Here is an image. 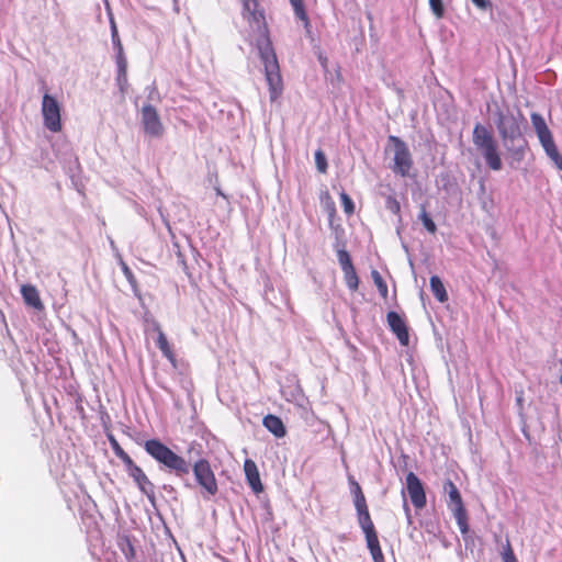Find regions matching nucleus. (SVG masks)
I'll list each match as a JSON object with an SVG mask.
<instances>
[{"label": "nucleus", "mask_w": 562, "mask_h": 562, "mask_svg": "<svg viewBox=\"0 0 562 562\" xmlns=\"http://www.w3.org/2000/svg\"><path fill=\"white\" fill-rule=\"evenodd\" d=\"M530 119L540 142L552 136V133L541 114L533 112L531 113Z\"/></svg>", "instance_id": "a211bd4d"}, {"label": "nucleus", "mask_w": 562, "mask_h": 562, "mask_svg": "<svg viewBox=\"0 0 562 562\" xmlns=\"http://www.w3.org/2000/svg\"><path fill=\"white\" fill-rule=\"evenodd\" d=\"M387 325L391 331L396 336L400 344L404 347L409 345V334L405 319L396 312L391 311L386 314Z\"/></svg>", "instance_id": "ddd939ff"}, {"label": "nucleus", "mask_w": 562, "mask_h": 562, "mask_svg": "<svg viewBox=\"0 0 562 562\" xmlns=\"http://www.w3.org/2000/svg\"><path fill=\"white\" fill-rule=\"evenodd\" d=\"M157 331H158L157 347L160 349L162 355L170 362L173 363L176 361V357H175V353H173V350H172L170 344L168 342V339H167L166 335L164 334V331L159 327H157Z\"/></svg>", "instance_id": "6ab92c4d"}, {"label": "nucleus", "mask_w": 562, "mask_h": 562, "mask_svg": "<svg viewBox=\"0 0 562 562\" xmlns=\"http://www.w3.org/2000/svg\"><path fill=\"white\" fill-rule=\"evenodd\" d=\"M241 15L254 32L258 33L256 47L263 65L266 81L269 87L270 100L273 102L283 92V80L280 72L278 57L270 38L269 26L266 20L265 9L259 0H240Z\"/></svg>", "instance_id": "f257e3e1"}, {"label": "nucleus", "mask_w": 562, "mask_h": 562, "mask_svg": "<svg viewBox=\"0 0 562 562\" xmlns=\"http://www.w3.org/2000/svg\"><path fill=\"white\" fill-rule=\"evenodd\" d=\"M112 41H113L114 46L116 47V50L120 52V47H123V46H122V43H121V40L119 37L115 26H113Z\"/></svg>", "instance_id": "2f4dec72"}, {"label": "nucleus", "mask_w": 562, "mask_h": 562, "mask_svg": "<svg viewBox=\"0 0 562 562\" xmlns=\"http://www.w3.org/2000/svg\"><path fill=\"white\" fill-rule=\"evenodd\" d=\"M548 157L553 161L555 167L562 171V155L560 154L553 136L540 142Z\"/></svg>", "instance_id": "f3484780"}, {"label": "nucleus", "mask_w": 562, "mask_h": 562, "mask_svg": "<svg viewBox=\"0 0 562 562\" xmlns=\"http://www.w3.org/2000/svg\"><path fill=\"white\" fill-rule=\"evenodd\" d=\"M479 9L486 10L491 7V2L488 0H471Z\"/></svg>", "instance_id": "473e14b6"}, {"label": "nucleus", "mask_w": 562, "mask_h": 562, "mask_svg": "<svg viewBox=\"0 0 562 562\" xmlns=\"http://www.w3.org/2000/svg\"><path fill=\"white\" fill-rule=\"evenodd\" d=\"M501 557L503 562H518L510 540L507 538L505 543L502 546Z\"/></svg>", "instance_id": "393cba45"}, {"label": "nucleus", "mask_w": 562, "mask_h": 562, "mask_svg": "<svg viewBox=\"0 0 562 562\" xmlns=\"http://www.w3.org/2000/svg\"><path fill=\"white\" fill-rule=\"evenodd\" d=\"M140 124L144 134L150 138H161L165 126L157 109L151 104H144L140 109Z\"/></svg>", "instance_id": "1a4fd4ad"}, {"label": "nucleus", "mask_w": 562, "mask_h": 562, "mask_svg": "<svg viewBox=\"0 0 562 562\" xmlns=\"http://www.w3.org/2000/svg\"><path fill=\"white\" fill-rule=\"evenodd\" d=\"M145 451L160 465L173 473L177 477H184L192 469L196 484L209 496L218 492L215 473L207 459H198L192 465L182 456L176 453L158 439H149L144 442Z\"/></svg>", "instance_id": "f03ea898"}, {"label": "nucleus", "mask_w": 562, "mask_h": 562, "mask_svg": "<svg viewBox=\"0 0 562 562\" xmlns=\"http://www.w3.org/2000/svg\"><path fill=\"white\" fill-rule=\"evenodd\" d=\"M289 1L294 10L295 16L299 20H301L304 23V25L307 27L310 25V19H308L307 12L304 7V1L303 0H289Z\"/></svg>", "instance_id": "412c9836"}, {"label": "nucleus", "mask_w": 562, "mask_h": 562, "mask_svg": "<svg viewBox=\"0 0 562 562\" xmlns=\"http://www.w3.org/2000/svg\"><path fill=\"white\" fill-rule=\"evenodd\" d=\"M340 200H341V204H342L345 213L348 215H351L355 212V204H353L351 198L346 192L342 191L340 193Z\"/></svg>", "instance_id": "cd10ccee"}, {"label": "nucleus", "mask_w": 562, "mask_h": 562, "mask_svg": "<svg viewBox=\"0 0 562 562\" xmlns=\"http://www.w3.org/2000/svg\"><path fill=\"white\" fill-rule=\"evenodd\" d=\"M516 402H517V405L519 406V408L522 409L524 408V398H522L521 394L519 396H517Z\"/></svg>", "instance_id": "f704fd0d"}, {"label": "nucleus", "mask_w": 562, "mask_h": 562, "mask_svg": "<svg viewBox=\"0 0 562 562\" xmlns=\"http://www.w3.org/2000/svg\"><path fill=\"white\" fill-rule=\"evenodd\" d=\"M349 484L351 487L358 524L364 535L367 547L370 551L372 560L374 562H384V554L380 546L378 532L371 518L363 491L360 484L353 477H349Z\"/></svg>", "instance_id": "20e7f679"}, {"label": "nucleus", "mask_w": 562, "mask_h": 562, "mask_svg": "<svg viewBox=\"0 0 562 562\" xmlns=\"http://www.w3.org/2000/svg\"><path fill=\"white\" fill-rule=\"evenodd\" d=\"M108 439L110 442V446L114 452V454L122 460L123 463H126L132 458L123 450V448L120 446L119 441L115 439V437L111 434L108 435Z\"/></svg>", "instance_id": "4be33fe9"}, {"label": "nucleus", "mask_w": 562, "mask_h": 562, "mask_svg": "<svg viewBox=\"0 0 562 562\" xmlns=\"http://www.w3.org/2000/svg\"><path fill=\"white\" fill-rule=\"evenodd\" d=\"M121 269H122L123 274L130 282V284L133 288H136L137 286L136 278H135L134 273L132 272V270L130 269V267L127 266V263L124 261H121Z\"/></svg>", "instance_id": "c756f323"}, {"label": "nucleus", "mask_w": 562, "mask_h": 562, "mask_svg": "<svg viewBox=\"0 0 562 562\" xmlns=\"http://www.w3.org/2000/svg\"><path fill=\"white\" fill-rule=\"evenodd\" d=\"M430 289L439 302L445 303L448 301V293L442 281L438 276H432L430 278Z\"/></svg>", "instance_id": "aec40b11"}, {"label": "nucleus", "mask_w": 562, "mask_h": 562, "mask_svg": "<svg viewBox=\"0 0 562 562\" xmlns=\"http://www.w3.org/2000/svg\"><path fill=\"white\" fill-rule=\"evenodd\" d=\"M443 490L448 493V507L452 510L461 533L467 535L469 532L468 512L457 485L451 480H447Z\"/></svg>", "instance_id": "423d86ee"}, {"label": "nucleus", "mask_w": 562, "mask_h": 562, "mask_svg": "<svg viewBox=\"0 0 562 562\" xmlns=\"http://www.w3.org/2000/svg\"><path fill=\"white\" fill-rule=\"evenodd\" d=\"M418 217L427 232H429L430 234H435L437 232V226L432 218L430 217V215L427 213L425 205L420 206V213Z\"/></svg>", "instance_id": "b1692460"}, {"label": "nucleus", "mask_w": 562, "mask_h": 562, "mask_svg": "<svg viewBox=\"0 0 562 562\" xmlns=\"http://www.w3.org/2000/svg\"><path fill=\"white\" fill-rule=\"evenodd\" d=\"M386 207L390 210L393 214H398L401 211V204L394 196H389L386 199Z\"/></svg>", "instance_id": "7c9ffc66"}, {"label": "nucleus", "mask_w": 562, "mask_h": 562, "mask_svg": "<svg viewBox=\"0 0 562 562\" xmlns=\"http://www.w3.org/2000/svg\"><path fill=\"white\" fill-rule=\"evenodd\" d=\"M371 277L373 279V282H374L375 286L378 288V291H379L380 295L384 300L387 299L389 288H387L386 282L383 280L382 276L380 274V272L376 271V270H373L371 272Z\"/></svg>", "instance_id": "5701e85b"}, {"label": "nucleus", "mask_w": 562, "mask_h": 562, "mask_svg": "<svg viewBox=\"0 0 562 562\" xmlns=\"http://www.w3.org/2000/svg\"><path fill=\"white\" fill-rule=\"evenodd\" d=\"M116 81H117V85L120 87V90L122 92H124L125 90V86L127 85V74L125 75L124 78L121 77L120 72H117V77H116Z\"/></svg>", "instance_id": "72a5a7b5"}, {"label": "nucleus", "mask_w": 562, "mask_h": 562, "mask_svg": "<svg viewBox=\"0 0 562 562\" xmlns=\"http://www.w3.org/2000/svg\"><path fill=\"white\" fill-rule=\"evenodd\" d=\"M403 507H404V509H405V512H406L407 516H409V512H411V510H409L408 504H407V502H406L405 499H404Z\"/></svg>", "instance_id": "c9c22d12"}, {"label": "nucleus", "mask_w": 562, "mask_h": 562, "mask_svg": "<svg viewBox=\"0 0 562 562\" xmlns=\"http://www.w3.org/2000/svg\"><path fill=\"white\" fill-rule=\"evenodd\" d=\"M406 491L411 498L413 506L416 509H422L426 506L427 498L424 485L414 472L406 474Z\"/></svg>", "instance_id": "9b49d317"}, {"label": "nucleus", "mask_w": 562, "mask_h": 562, "mask_svg": "<svg viewBox=\"0 0 562 562\" xmlns=\"http://www.w3.org/2000/svg\"><path fill=\"white\" fill-rule=\"evenodd\" d=\"M337 259L344 272L346 285L350 291H357L359 289L360 281L355 269V266L352 263L351 257L349 252L345 249V247L337 249Z\"/></svg>", "instance_id": "9d476101"}, {"label": "nucleus", "mask_w": 562, "mask_h": 562, "mask_svg": "<svg viewBox=\"0 0 562 562\" xmlns=\"http://www.w3.org/2000/svg\"><path fill=\"white\" fill-rule=\"evenodd\" d=\"M429 5L437 19H441L445 14V7L442 0H429Z\"/></svg>", "instance_id": "c85d7f7f"}, {"label": "nucleus", "mask_w": 562, "mask_h": 562, "mask_svg": "<svg viewBox=\"0 0 562 562\" xmlns=\"http://www.w3.org/2000/svg\"><path fill=\"white\" fill-rule=\"evenodd\" d=\"M262 425L277 438H283L286 435V428L282 419L272 414H268L262 419Z\"/></svg>", "instance_id": "dca6fc26"}, {"label": "nucleus", "mask_w": 562, "mask_h": 562, "mask_svg": "<svg viewBox=\"0 0 562 562\" xmlns=\"http://www.w3.org/2000/svg\"><path fill=\"white\" fill-rule=\"evenodd\" d=\"M60 111V104L56 98L45 93L42 100L43 123L53 133H59L63 130Z\"/></svg>", "instance_id": "6e6552de"}, {"label": "nucleus", "mask_w": 562, "mask_h": 562, "mask_svg": "<svg viewBox=\"0 0 562 562\" xmlns=\"http://www.w3.org/2000/svg\"><path fill=\"white\" fill-rule=\"evenodd\" d=\"M21 294L26 305L38 311L44 308L43 302L40 297V293L34 285L23 284L21 286Z\"/></svg>", "instance_id": "2eb2a0df"}, {"label": "nucleus", "mask_w": 562, "mask_h": 562, "mask_svg": "<svg viewBox=\"0 0 562 562\" xmlns=\"http://www.w3.org/2000/svg\"><path fill=\"white\" fill-rule=\"evenodd\" d=\"M472 140L476 149L482 154L490 169L498 171L503 167L498 145L491 131L481 123L475 124Z\"/></svg>", "instance_id": "39448f33"}, {"label": "nucleus", "mask_w": 562, "mask_h": 562, "mask_svg": "<svg viewBox=\"0 0 562 562\" xmlns=\"http://www.w3.org/2000/svg\"><path fill=\"white\" fill-rule=\"evenodd\" d=\"M125 470L128 475L134 480L140 492L147 496L154 495V484L150 482L148 476L145 474L143 469L138 467L133 459L124 463Z\"/></svg>", "instance_id": "f8f14e48"}, {"label": "nucleus", "mask_w": 562, "mask_h": 562, "mask_svg": "<svg viewBox=\"0 0 562 562\" xmlns=\"http://www.w3.org/2000/svg\"><path fill=\"white\" fill-rule=\"evenodd\" d=\"M116 66L117 72H120L121 77L124 78L127 72V60L124 55L123 47H120V52H116Z\"/></svg>", "instance_id": "a878e982"}, {"label": "nucleus", "mask_w": 562, "mask_h": 562, "mask_svg": "<svg viewBox=\"0 0 562 562\" xmlns=\"http://www.w3.org/2000/svg\"><path fill=\"white\" fill-rule=\"evenodd\" d=\"M315 164L316 168L321 173H326L328 164L325 154L322 149L315 151Z\"/></svg>", "instance_id": "bb28decb"}, {"label": "nucleus", "mask_w": 562, "mask_h": 562, "mask_svg": "<svg viewBox=\"0 0 562 562\" xmlns=\"http://www.w3.org/2000/svg\"><path fill=\"white\" fill-rule=\"evenodd\" d=\"M387 142L393 145L394 150L393 172L402 177H407L414 165L408 146L403 139L394 135H390Z\"/></svg>", "instance_id": "0eeeda50"}, {"label": "nucleus", "mask_w": 562, "mask_h": 562, "mask_svg": "<svg viewBox=\"0 0 562 562\" xmlns=\"http://www.w3.org/2000/svg\"><path fill=\"white\" fill-rule=\"evenodd\" d=\"M524 115L519 112L514 115L509 111L498 110L496 112V127L509 156L517 162L524 160L528 142L522 136L521 123Z\"/></svg>", "instance_id": "7ed1b4c3"}, {"label": "nucleus", "mask_w": 562, "mask_h": 562, "mask_svg": "<svg viewBox=\"0 0 562 562\" xmlns=\"http://www.w3.org/2000/svg\"><path fill=\"white\" fill-rule=\"evenodd\" d=\"M244 471L246 480L254 493L259 494L263 491V485L260 480V474L257 464L251 459H246L244 462Z\"/></svg>", "instance_id": "4468645a"}]
</instances>
